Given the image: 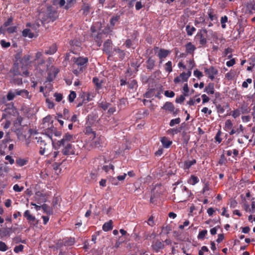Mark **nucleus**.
Listing matches in <instances>:
<instances>
[{"mask_svg": "<svg viewBox=\"0 0 255 255\" xmlns=\"http://www.w3.org/2000/svg\"><path fill=\"white\" fill-rule=\"evenodd\" d=\"M73 140V135L69 133H66L63 138L57 142L58 146H62L63 148L62 153L64 155L75 154V150L73 146L71 143Z\"/></svg>", "mask_w": 255, "mask_h": 255, "instance_id": "obj_1", "label": "nucleus"}, {"mask_svg": "<svg viewBox=\"0 0 255 255\" xmlns=\"http://www.w3.org/2000/svg\"><path fill=\"white\" fill-rule=\"evenodd\" d=\"M2 114V119H6L10 116H15L18 112L13 105H9L4 110Z\"/></svg>", "mask_w": 255, "mask_h": 255, "instance_id": "obj_2", "label": "nucleus"}, {"mask_svg": "<svg viewBox=\"0 0 255 255\" xmlns=\"http://www.w3.org/2000/svg\"><path fill=\"white\" fill-rule=\"evenodd\" d=\"M37 139V143L39 147V154L41 155H44L46 150L48 149L49 144H48L44 139L42 137H36Z\"/></svg>", "mask_w": 255, "mask_h": 255, "instance_id": "obj_3", "label": "nucleus"}, {"mask_svg": "<svg viewBox=\"0 0 255 255\" xmlns=\"http://www.w3.org/2000/svg\"><path fill=\"white\" fill-rule=\"evenodd\" d=\"M191 75V71L190 70H188L187 73L183 72L179 76L174 79V82L175 84H177L179 82H187L188 78L190 77Z\"/></svg>", "mask_w": 255, "mask_h": 255, "instance_id": "obj_4", "label": "nucleus"}, {"mask_svg": "<svg viewBox=\"0 0 255 255\" xmlns=\"http://www.w3.org/2000/svg\"><path fill=\"white\" fill-rule=\"evenodd\" d=\"M204 70L205 75L211 80H213L215 78V76L218 73V69L212 66H210L209 68L204 67Z\"/></svg>", "mask_w": 255, "mask_h": 255, "instance_id": "obj_5", "label": "nucleus"}, {"mask_svg": "<svg viewBox=\"0 0 255 255\" xmlns=\"http://www.w3.org/2000/svg\"><path fill=\"white\" fill-rule=\"evenodd\" d=\"M73 62L77 65L78 66H80V70H82L83 68L86 67L87 64L88 62V58L87 57H73L72 58Z\"/></svg>", "mask_w": 255, "mask_h": 255, "instance_id": "obj_6", "label": "nucleus"}, {"mask_svg": "<svg viewBox=\"0 0 255 255\" xmlns=\"http://www.w3.org/2000/svg\"><path fill=\"white\" fill-rule=\"evenodd\" d=\"M170 52L171 51L169 50L165 49L164 48H160L157 53V56L159 59V64L162 63L164 59L167 57Z\"/></svg>", "mask_w": 255, "mask_h": 255, "instance_id": "obj_7", "label": "nucleus"}, {"mask_svg": "<svg viewBox=\"0 0 255 255\" xmlns=\"http://www.w3.org/2000/svg\"><path fill=\"white\" fill-rule=\"evenodd\" d=\"M196 160L193 159L191 160H185L181 165V167L185 171V172H188L191 167L196 163Z\"/></svg>", "mask_w": 255, "mask_h": 255, "instance_id": "obj_8", "label": "nucleus"}, {"mask_svg": "<svg viewBox=\"0 0 255 255\" xmlns=\"http://www.w3.org/2000/svg\"><path fill=\"white\" fill-rule=\"evenodd\" d=\"M112 42L111 40H107L103 44V50L109 56H112Z\"/></svg>", "mask_w": 255, "mask_h": 255, "instance_id": "obj_9", "label": "nucleus"}, {"mask_svg": "<svg viewBox=\"0 0 255 255\" xmlns=\"http://www.w3.org/2000/svg\"><path fill=\"white\" fill-rule=\"evenodd\" d=\"M91 145L93 148L100 147L103 146V144L105 141V138L103 136H100L93 140Z\"/></svg>", "mask_w": 255, "mask_h": 255, "instance_id": "obj_10", "label": "nucleus"}, {"mask_svg": "<svg viewBox=\"0 0 255 255\" xmlns=\"http://www.w3.org/2000/svg\"><path fill=\"white\" fill-rule=\"evenodd\" d=\"M55 130V127L52 124H51L50 127L47 128L44 130V136L49 138V139L53 142L52 136L53 135V132Z\"/></svg>", "mask_w": 255, "mask_h": 255, "instance_id": "obj_11", "label": "nucleus"}, {"mask_svg": "<svg viewBox=\"0 0 255 255\" xmlns=\"http://www.w3.org/2000/svg\"><path fill=\"white\" fill-rule=\"evenodd\" d=\"M21 90L16 89L14 92L9 91L6 96V99L8 101L13 100L16 96H21Z\"/></svg>", "mask_w": 255, "mask_h": 255, "instance_id": "obj_12", "label": "nucleus"}, {"mask_svg": "<svg viewBox=\"0 0 255 255\" xmlns=\"http://www.w3.org/2000/svg\"><path fill=\"white\" fill-rule=\"evenodd\" d=\"M57 45L56 43H53L50 46L47 47L44 51V53L46 55H53L57 52Z\"/></svg>", "mask_w": 255, "mask_h": 255, "instance_id": "obj_13", "label": "nucleus"}, {"mask_svg": "<svg viewBox=\"0 0 255 255\" xmlns=\"http://www.w3.org/2000/svg\"><path fill=\"white\" fill-rule=\"evenodd\" d=\"M250 203L252 205L251 207L250 206V204H244L245 209L247 212L253 213L255 211V198H253Z\"/></svg>", "mask_w": 255, "mask_h": 255, "instance_id": "obj_14", "label": "nucleus"}, {"mask_svg": "<svg viewBox=\"0 0 255 255\" xmlns=\"http://www.w3.org/2000/svg\"><path fill=\"white\" fill-rule=\"evenodd\" d=\"M104 35V33L103 32H99L96 35L94 36V39L99 47L102 45Z\"/></svg>", "mask_w": 255, "mask_h": 255, "instance_id": "obj_15", "label": "nucleus"}, {"mask_svg": "<svg viewBox=\"0 0 255 255\" xmlns=\"http://www.w3.org/2000/svg\"><path fill=\"white\" fill-rule=\"evenodd\" d=\"M84 132L85 134H86L87 136H89V138L91 139V140H93L95 138L96 133L90 127H86Z\"/></svg>", "mask_w": 255, "mask_h": 255, "instance_id": "obj_16", "label": "nucleus"}, {"mask_svg": "<svg viewBox=\"0 0 255 255\" xmlns=\"http://www.w3.org/2000/svg\"><path fill=\"white\" fill-rule=\"evenodd\" d=\"M202 32H203L205 34H207V30L206 29H203L200 32L198 33V34L197 35V36H199V37H200V40H199L200 44L202 45H204L206 44L207 39L204 36L203 34L202 33Z\"/></svg>", "mask_w": 255, "mask_h": 255, "instance_id": "obj_17", "label": "nucleus"}, {"mask_svg": "<svg viewBox=\"0 0 255 255\" xmlns=\"http://www.w3.org/2000/svg\"><path fill=\"white\" fill-rule=\"evenodd\" d=\"M186 52L188 54H193L194 51L196 49L195 46L193 45L191 42H188L185 45Z\"/></svg>", "mask_w": 255, "mask_h": 255, "instance_id": "obj_18", "label": "nucleus"}, {"mask_svg": "<svg viewBox=\"0 0 255 255\" xmlns=\"http://www.w3.org/2000/svg\"><path fill=\"white\" fill-rule=\"evenodd\" d=\"M19 76H10L11 79L10 82L12 84L17 85H20L22 84V80Z\"/></svg>", "mask_w": 255, "mask_h": 255, "instance_id": "obj_19", "label": "nucleus"}, {"mask_svg": "<svg viewBox=\"0 0 255 255\" xmlns=\"http://www.w3.org/2000/svg\"><path fill=\"white\" fill-rule=\"evenodd\" d=\"M204 91L208 95L214 94L215 93L214 84L209 83L204 88Z\"/></svg>", "mask_w": 255, "mask_h": 255, "instance_id": "obj_20", "label": "nucleus"}, {"mask_svg": "<svg viewBox=\"0 0 255 255\" xmlns=\"http://www.w3.org/2000/svg\"><path fill=\"white\" fill-rule=\"evenodd\" d=\"M155 64V60L151 56L149 57L146 61V68L148 70H151L154 68Z\"/></svg>", "mask_w": 255, "mask_h": 255, "instance_id": "obj_21", "label": "nucleus"}, {"mask_svg": "<svg viewBox=\"0 0 255 255\" xmlns=\"http://www.w3.org/2000/svg\"><path fill=\"white\" fill-rule=\"evenodd\" d=\"M10 76H20L21 75L19 71L18 65L17 64H14L11 69L9 71Z\"/></svg>", "mask_w": 255, "mask_h": 255, "instance_id": "obj_22", "label": "nucleus"}, {"mask_svg": "<svg viewBox=\"0 0 255 255\" xmlns=\"http://www.w3.org/2000/svg\"><path fill=\"white\" fill-rule=\"evenodd\" d=\"M160 141L164 148H167L172 144V141L168 139V137L164 136L161 138Z\"/></svg>", "mask_w": 255, "mask_h": 255, "instance_id": "obj_23", "label": "nucleus"}, {"mask_svg": "<svg viewBox=\"0 0 255 255\" xmlns=\"http://www.w3.org/2000/svg\"><path fill=\"white\" fill-rule=\"evenodd\" d=\"M162 109L166 111H168L170 112H174L175 107L174 105L171 102H166L162 107Z\"/></svg>", "mask_w": 255, "mask_h": 255, "instance_id": "obj_24", "label": "nucleus"}, {"mask_svg": "<svg viewBox=\"0 0 255 255\" xmlns=\"http://www.w3.org/2000/svg\"><path fill=\"white\" fill-rule=\"evenodd\" d=\"M36 200L37 201L38 203L42 202H45L46 201V197L45 195H43L42 192H36L35 197Z\"/></svg>", "mask_w": 255, "mask_h": 255, "instance_id": "obj_25", "label": "nucleus"}, {"mask_svg": "<svg viewBox=\"0 0 255 255\" xmlns=\"http://www.w3.org/2000/svg\"><path fill=\"white\" fill-rule=\"evenodd\" d=\"M92 82L96 86L95 89L96 91H99L102 88V84L103 82L102 81H100L98 78L96 77H94L93 78Z\"/></svg>", "mask_w": 255, "mask_h": 255, "instance_id": "obj_26", "label": "nucleus"}, {"mask_svg": "<svg viewBox=\"0 0 255 255\" xmlns=\"http://www.w3.org/2000/svg\"><path fill=\"white\" fill-rule=\"evenodd\" d=\"M105 162V159L104 156H99L94 161V163L96 166H97V169H100V166L102 165Z\"/></svg>", "mask_w": 255, "mask_h": 255, "instance_id": "obj_27", "label": "nucleus"}, {"mask_svg": "<svg viewBox=\"0 0 255 255\" xmlns=\"http://www.w3.org/2000/svg\"><path fill=\"white\" fill-rule=\"evenodd\" d=\"M233 123H232V122L231 120L230 119H228V120H227L226 121H225V126H224V129L226 131H230L232 130V129L234 127H233Z\"/></svg>", "mask_w": 255, "mask_h": 255, "instance_id": "obj_28", "label": "nucleus"}, {"mask_svg": "<svg viewBox=\"0 0 255 255\" xmlns=\"http://www.w3.org/2000/svg\"><path fill=\"white\" fill-rule=\"evenodd\" d=\"M112 224L113 222L112 220H110L109 221L105 223L103 226V230L105 232L111 230L113 229Z\"/></svg>", "mask_w": 255, "mask_h": 255, "instance_id": "obj_29", "label": "nucleus"}, {"mask_svg": "<svg viewBox=\"0 0 255 255\" xmlns=\"http://www.w3.org/2000/svg\"><path fill=\"white\" fill-rule=\"evenodd\" d=\"M199 179L198 177L194 175H192L188 179V183L191 185H194L198 183Z\"/></svg>", "mask_w": 255, "mask_h": 255, "instance_id": "obj_30", "label": "nucleus"}, {"mask_svg": "<svg viewBox=\"0 0 255 255\" xmlns=\"http://www.w3.org/2000/svg\"><path fill=\"white\" fill-rule=\"evenodd\" d=\"M242 197L244 198L245 200V204H250L251 202V200L254 198L252 197L250 192H246L245 196H244L243 195H242Z\"/></svg>", "mask_w": 255, "mask_h": 255, "instance_id": "obj_31", "label": "nucleus"}, {"mask_svg": "<svg viewBox=\"0 0 255 255\" xmlns=\"http://www.w3.org/2000/svg\"><path fill=\"white\" fill-rule=\"evenodd\" d=\"M31 59V56L29 55H24L20 60V63L22 65H27L30 63V60Z\"/></svg>", "mask_w": 255, "mask_h": 255, "instance_id": "obj_32", "label": "nucleus"}, {"mask_svg": "<svg viewBox=\"0 0 255 255\" xmlns=\"http://www.w3.org/2000/svg\"><path fill=\"white\" fill-rule=\"evenodd\" d=\"M111 104L106 101H100L98 102V106L103 110L106 111L108 109Z\"/></svg>", "mask_w": 255, "mask_h": 255, "instance_id": "obj_33", "label": "nucleus"}, {"mask_svg": "<svg viewBox=\"0 0 255 255\" xmlns=\"http://www.w3.org/2000/svg\"><path fill=\"white\" fill-rule=\"evenodd\" d=\"M163 244L160 242H156L152 246L153 249L156 252H158L159 250L163 248Z\"/></svg>", "mask_w": 255, "mask_h": 255, "instance_id": "obj_34", "label": "nucleus"}, {"mask_svg": "<svg viewBox=\"0 0 255 255\" xmlns=\"http://www.w3.org/2000/svg\"><path fill=\"white\" fill-rule=\"evenodd\" d=\"M41 207V209L43 210L44 213H46L48 216L52 214V210L46 204L42 205Z\"/></svg>", "mask_w": 255, "mask_h": 255, "instance_id": "obj_35", "label": "nucleus"}, {"mask_svg": "<svg viewBox=\"0 0 255 255\" xmlns=\"http://www.w3.org/2000/svg\"><path fill=\"white\" fill-rule=\"evenodd\" d=\"M22 36L24 37H28L32 38L34 36V34L31 32L29 29H25L22 31Z\"/></svg>", "mask_w": 255, "mask_h": 255, "instance_id": "obj_36", "label": "nucleus"}, {"mask_svg": "<svg viewBox=\"0 0 255 255\" xmlns=\"http://www.w3.org/2000/svg\"><path fill=\"white\" fill-rule=\"evenodd\" d=\"M24 216L27 220L34 221L35 220L34 216H32L29 210H26L24 213Z\"/></svg>", "mask_w": 255, "mask_h": 255, "instance_id": "obj_37", "label": "nucleus"}, {"mask_svg": "<svg viewBox=\"0 0 255 255\" xmlns=\"http://www.w3.org/2000/svg\"><path fill=\"white\" fill-rule=\"evenodd\" d=\"M120 18V15H116L113 16L110 19V24L111 25L114 27L116 24V23L119 21V19ZM113 28H112L113 29Z\"/></svg>", "mask_w": 255, "mask_h": 255, "instance_id": "obj_38", "label": "nucleus"}, {"mask_svg": "<svg viewBox=\"0 0 255 255\" xmlns=\"http://www.w3.org/2000/svg\"><path fill=\"white\" fill-rule=\"evenodd\" d=\"M196 30V28L194 26H190L189 25H187L186 26V31L188 36L192 35Z\"/></svg>", "mask_w": 255, "mask_h": 255, "instance_id": "obj_39", "label": "nucleus"}, {"mask_svg": "<svg viewBox=\"0 0 255 255\" xmlns=\"http://www.w3.org/2000/svg\"><path fill=\"white\" fill-rule=\"evenodd\" d=\"M128 87L130 89H133L137 87V81L134 79H133V80L130 81L129 82H128Z\"/></svg>", "mask_w": 255, "mask_h": 255, "instance_id": "obj_40", "label": "nucleus"}, {"mask_svg": "<svg viewBox=\"0 0 255 255\" xmlns=\"http://www.w3.org/2000/svg\"><path fill=\"white\" fill-rule=\"evenodd\" d=\"M165 70L169 73L172 71V62L168 61L164 65Z\"/></svg>", "mask_w": 255, "mask_h": 255, "instance_id": "obj_41", "label": "nucleus"}, {"mask_svg": "<svg viewBox=\"0 0 255 255\" xmlns=\"http://www.w3.org/2000/svg\"><path fill=\"white\" fill-rule=\"evenodd\" d=\"M23 120V118L20 116H18L16 120L14 122V125L15 127H19L22 126V122Z\"/></svg>", "mask_w": 255, "mask_h": 255, "instance_id": "obj_42", "label": "nucleus"}, {"mask_svg": "<svg viewBox=\"0 0 255 255\" xmlns=\"http://www.w3.org/2000/svg\"><path fill=\"white\" fill-rule=\"evenodd\" d=\"M90 7L88 4H84L81 8L83 11V14L85 15H88L90 12Z\"/></svg>", "mask_w": 255, "mask_h": 255, "instance_id": "obj_43", "label": "nucleus"}, {"mask_svg": "<svg viewBox=\"0 0 255 255\" xmlns=\"http://www.w3.org/2000/svg\"><path fill=\"white\" fill-rule=\"evenodd\" d=\"M227 163V160L224 155V154H222L220 156V158L218 161V164L220 165H222L223 164H226Z\"/></svg>", "mask_w": 255, "mask_h": 255, "instance_id": "obj_44", "label": "nucleus"}, {"mask_svg": "<svg viewBox=\"0 0 255 255\" xmlns=\"http://www.w3.org/2000/svg\"><path fill=\"white\" fill-rule=\"evenodd\" d=\"M114 51L119 54V57L123 59L125 57V52L124 50L120 49L119 48H116L114 49Z\"/></svg>", "mask_w": 255, "mask_h": 255, "instance_id": "obj_45", "label": "nucleus"}, {"mask_svg": "<svg viewBox=\"0 0 255 255\" xmlns=\"http://www.w3.org/2000/svg\"><path fill=\"white\" fill-rule=\"evenodd\" d=\"M16 164L19 166H22L26 164L27 160L24 159L18 158L16 160Z\"/></svg>", "mask_w": 255, "mask_h": 255, "instance_id": "obj_46", "label": "nucleus"}, {"mask_svg": "<svg viewBox=\"0 0 255 255\" xmlns=\"http://www.w3.org/2000/svg\"><path fill=\"white\" fill-rule=\"evenodd\" d=\"M182 130V127H179L176 128H171L168 130L169 133H172L173 135L180 132Z\"/></svg>", "mask_w": 255, "mask_h": 255, "instance_id": "obj_47", "label": "nucleus"}, {"mask_svg": "<svg viewBox=\"0 0 255 255\" xmlns=\"http://www.w3.org/2000/svg\"><path fill=\"white\" fill-rule=\"evenodd\" d=\"M76 97V93L74 91H71L68 96V101L70 103L73 102Z\"/></svg>", "mask_w": 255, "mask_h": 255, "instance_id": "obj_48", "label": "nucleus"}, {"mask_svg": "<svg viewBox=\"0 0 255 255\" xmlns=\"http://www.w3.org/2000/svg\"><path fill=\"white\" fill-rule=\"evenodd\" d=\"M181 122L180 118H177L174 119H172L169 123V126L170 127H173L175 125L179 124Z\"/></svg>", "mask_w": 255, "mask_h": 255, "instance_id": "obj_49", "label": "nucleus"}, {"mask_svg": "<svg viewBox=\"0 0 255 255\" xmlns=\"http://www.w3.org/2000/svg\"><path fill=\"white\" fill-rule=\"evenodd\" d=\"M207 234V231L206 230L200 231L198 235V239L199 240H203Z\"/></svg>", "mask_w": 255, "mask_h": 255, "instance_id": "obj_50", "label": "nucleus"}, {"mask_svg": "<svg viewBox=\"0 0 255 255\" xmlns=\"http://www.w3.org/2000/svg\"><path fill=\"white\" fill-rule=\"evenodd\" d=\"M221 134H222V132L220 130H219L216 133L215 137V139L216 141L218 142V143H221L222 140V139L221 137Z\"/></svg>", "mask_w": 255, "mask_h": 255, "instance_id": "obj_51", "label": "nucleus"}, {"mask_svg": "<svg viewBox=\"0 0 255 255\" xmlns=\"http://www.w3.org/2000/svg\"><path fill=\"white\" fill-rule=\"evenodd\" d=\"M0 44L1 47L4 48H7L10 46V43L6 42L5 40H0Z\"/></svg>", "mask_w": 255, "mask_h": 255, "instance_id": "obj_52", "label": "nucleus"}, {"mask_svg": "<svg viewBox=\"0 0 255 255\" xmlns=\"http://www.w3.org/2000/svg\"><path fill=\"white\" fill-rule=\"evenodd\" d=\"M21 96L24 98L30 99L31 97L29 94L28 91L25 89L21 90Z\"/></svg>", "mask_w": 255, "mask_h": 255, "instance_id": "obj_53", "label": "nucleus"}, {"mask_svg": "<svg viewBox=\"0 0 255 255\" xmlns=\"http://www.w3.org/2000/svg\"><path fill=\"white\" fill-rule=\"evenodd\" d=\"M155 89H149L144 94V97L146 98H150L152 97V94L154 92Z\"/></svg>", "mask_w": 255, "mask_h": 255, "instance_id": "obj_54", "label": "nucleus"}, {"mask_svg": "<svg viewBox=\"0 0 255 255\" xmlns=\"http://www.w3.org/2000/svg\"><path fill=\"white\" fill-rule=\"evenodd\" d=\"M54 97L55 98V101L58 102H60L63 99V95L59 93H55Z\"/></svg>", "mask_w": 255, "mask_h": 255, "instance_id": "obj_55", "label": "nucleus"}, {"mask_svg": "<svg viewBox=\"0 0 255 255\" xmlns=\"http://www.w3.org/2000/svg\"><path fill=\"white\" fill-rule=\"evenodd\" d=\"M63 116L64 119L69 120L70 119L69 111L67 109H64Z\"/></svg>", "mask_w": 255, "mask_h": 255, "instance_id": "obj_56", "label": "nucleus"}, {"mask_svg": "<svg viewBox=\"0 0 255 255\" xmlns=\"http://www.w3.org/2000/svg\"><path fill=\"white\" fill-rule=\"evenodd\" d=\"M241 132L239 129V128H236L235 127H234L229 132V133L230 135H232L234 134H239Z\"/></svg>", "mask_w": 255, "mask_h": 255, "instance_id": "obj_57", "label": "nucleus"}, {"mask_svg": "<svg viewBox=\"0 0 255 255\" xmlns=\"http://www.w3.org/2000/svg\"><path fill=\"white\" fill-rule=\"evenodd\" d=\"M37 62H35V64L36 69H38L40 66L43 65L45 62V61L43 58L39 59V60H37Z\"/></svg>", "mask_w": 255, "mask_h": 255, "instance_id": "obj_58", "label": "nucleus"}, {"mask_svg": "<svg viewBox=\"0 0 255 255\" xmlns=\"http://www.w3.org/2000/svg\"><path fill=\"white\" fill-rule=\"evenodd\" d=\"M114 166L112 164H110L109 165H104L103 166L102 169L106 172H108L110 171V170L112 169L114 170Z\"/></svg>", "mask_w": 255, "mask_h": 255, "instance_id": "obj_59", "label": "nucleus"}, {"mask_svg": "<svg viewBox=\"0 0 255 255\" xmlns=\"http://www.w3.org/2000/svg\"><path fill=\"white\" fill-rule=\"evenodd\" d=\"M240 114H241L240 110L239 109H237L234 110L232 112V116L234 118L236 119V118H238V117H239Z\"/></svg>", "mask_w": 255, "mask_h": 255, "instance_id": "obj_60", "label": "nucleus"}, {"mask_svg": "<svg viewBox=\"0 0 255 255\" xmlns=\"http://www.w3.org/2000/svg\"><path fill=\"white\" fill-rule=\"evenodd\" d=\"M8 249L6 245L3 242L0 241V251L5 252Z\"/></svg>", "mask_w": 255, "mask_h": 255, "instance_id": "obj_61", "label": "nucleus"}, {"mask_svg": "<svg viewBox=\"0 0 255 255\" xmlns=\"http://www.w3.org/2000/svg\"><path fill=\"white\" fill-rule=\"evenodd\" d=\"M43 58V54L41 52H37L36 53L35 55V58L33 60V62H35L37 60H39V59Z\"/></svg>", "mask_w": 255, "mask_h": 255, "instance_id": "obj_62", "label": "nucleus"}, {"mask_svg": "<svg viewBox=\"0 0 255 255\" xmlns=\"http://www.w3.org/2000/svg\"><path fill=\"white\" fill-rule=\"evenodd\" d=\"M24 246L22 245L17 246L14 248V252L16 253H18L20 252H22L23 250Z\"/></svg>", "mask_w": 255, "mask_h": 255, "instance_id": "obj_63", "label": "nucleus"}, {"mask_svg": "<svg viewBox=\"0 0 255 255\" xmlns=\"http://www.w3.org/2000/svg\"><path fill=\"white\" fill-rule=\"evenodd\" d=\"M48 17L50 18L52 21H54L57 18L56 12H49Z\"/></svg>", "mask_w": 255, "mask_h": 255, "instance_id": "obj_64", "label": "nucleus"}]
</instances>
